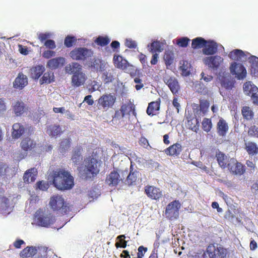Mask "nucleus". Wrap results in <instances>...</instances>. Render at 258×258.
<instances>
[{"mask_svg": "<svg viewBox=\"0 0 258 258\" xmlns=\"http://www.w3.org/2000/svg\"><path fill=\"white\" fill-rule=\"evenodd\" d=\"M125 236L124 235H120L116 237V240L119 241L115 244V247L118 248H125L127 245V241L124 240Z\"/></svg>", "mask_w": 258, "mask_h": 258, "instance_id": "48", "label": "nucleus"}, {"mask_svg": "<svg viewBox=\"0 0 258 258\" xmlns=\"http://www.w3.org/2000/svg\"><path fill=\"white\" fill-rule=\"evenodd\" d=\"M181 205L177 200H174L167 205L164 212L165 216L170 220H174L179 216Z\"/></svg>", "mask_w": 258, "mask_h": 258, "instance_id": "7", "label": "nucleus"}, {"mask_svg": "<svg viewBox=\"0 0 258 258\" xmlns=\"http://www.w3.org/2000/svg\"><path fill=\"white\" fill-rule=\"evenodd\" d=\"M49 135L52 136H56L62 133L61 129L59 125H54L49 127Z\"/></svg>", "mask_w": 258, "mask_h": 258, "instance_id": "49", "label": "nucleus"}, {"mask_svg": "<svg viewBox=\"0 0 258 258\" xmlns=\"http://www.w3.org/2000/svg\"><path fill=\"white\" fill-rule=\"evenodd\" d=\"M139 145L145 149H147L148 147H150V145L148 140L144 137H141L139 141Z\"/></svg>", "mask_w": 258, "mask_h": 258, "instance_id": "59", "label": "nucleus"}, {"mask_svg": "<svg viewBox=\"0 0 258 258\" xmlns=\"http://www.w3.org/2000/svg\"><path fill=\"white\" fill-rule=\"evenodd\" d=\"M103 80L105 84L111 83L114 80L113 76L108 72H106L103 74Z\"/></svg>", "mask_w": 258, "mask_h": 258, "instance_id": "55", "label": "nucleus"}, {"mask_svg": "<svg viewBox=\"0 0 258 258\" xmlns=\"http://www.w3.org/2000/svg\"><path fill=\"white\" fill-rule=\"evenodd\" d=\"M221 84L226 89H231L233 87V83L231 81L225 79L221 81Z\"/></svg>", "mask_w": 258, "mask_h": 258, "instance_id": "54", "label": "nucleus"}, {"mask_svg": "<svg viewBox=\"0 0 258 258\" xmlns=\"http://www.w3.org/2000/svg\"><path fill=\"white\" fill-rule=\"evenodd\" d=\"M64 63L65 58L59 56L49 59L47 62L46 66L51 70H55L63 66Z\"/></svg>", "mask_w": 258, "mask_h": 258, "instance_id": "21", "label": "nucleus"}, {"mask_svg": "<svg viewBox=\"0 0 258 258\" xmlns=\"http://www.w3.org/2000/svg\"><path fill=\"white\" fill-rule=\"evenodd\" d=\"M208 41L202 37H197L192 40L191 47L195 49H199L204 47L207 44Z\"/></svg>", "mask_w": 258, "mask_h": 258, "instance_id": "35", "label": "nucleus"}, {"mask_svg": "<svg viewBox=\"0 0 258 258\" xmlns=\"http://www.w3.org/2000/svg\"><path fill=\"white\" fill-rule=\"evenodd\" d=\"M37 188L40 190L45 191L49 187V184L48 182L44 181H38L36 183Z\"/></svg>", "mask_w": 258, "mask_h": 258, "instance_id": "53", "label": "nucleus"}, {"mask_svg": "<svg viewBox=\"0 0 258 258\" xmlns=\"http://www.w3.org/2000/svg\"><path fill=\"white\" fill-rule=\"evenodd\" d=\"M132 112L134 116H136L135 106L131 101L127 103L123 104L119 109L116 110L113 116L112 120H117L123 118L127 112Z\"/></svg>", "mask_w": 258, "mask_h": 258, "instance_id": "8", "label": "nucleus"}, {"mask_svg": "<svg viewBox=\"0 0 258 258\" xmlns=\"http://www.w3.org/2000/svg\"><path fill=\"white\" fill-rule=\"evenodd\" d=\"M48 180L52 181L55 187L61 190L70 189L74 185V177L64 169L53 170L48 174Z\"/></svg>", "mask_w": 258, "mask_h": 258, "instance_id": "1", "label": "nucleus"}, {"mask_svg": "<svg viewBox=\"0 0 258 258\" xmlns=\"http://www.w3.org/2000/svg\"><path fill=\"white\" fill-rule=\"evenodd\" d=\"M113 62L115 68L124 70L130 66L129 62L122 56L114 54L113 58Z\"/></svg>", "mask_w": 258, "mask_h": 258, "instance_id": "17", "label": "nucleus"}, {"mask_svg": "<svg viewBox=\"0 0 258 258\" xmlns=\"http://www.w3.org/2000/svg\"><path fill=\"white\" fill-rule=\"evenodd\" d=\"M89 67L93 71L103 72L104 70L105 65L101 59L94 58L90 61Z\"/></svg>", "mask_w": 258, "mask_h": 258, "instance_id": "29", "label": "nucleus"}, {"mask_svg": "<svg viewBox=\"0 0 258 258\" xmlns=\"http://www.w3.org/2000/svg\"><path fill=\"white\" fill-rule=\"evenodd\" d=\"M138 174L139 172L136 170L133 171V167L131 164L130 167V172L128 174L126 179V183L129 185H131L135 183L138 178Z\"/></svg>", "mask_w": 258, "mask_h": 258, "instance_id": "36", "label": "nucleus"}, {"mask_svg": "<svg viewBox=\"0 0 258 258\" xmlns=\"http://www.w3.org/2000/svg\"><path fill=\"white\" fill-rule=\"evenodd\" d=\"M182 151V147L179 143H175L165 150V153L171 156L179 155Z\"/></svg>", "mask_w": 258, "mask_h": 258, "instance_id": "27", "label": "nucleus"}, {"mask_svg": "<svg viewBox=\"0 0 258 258\" xmlns=\"http://www.w3.org/2000/svg\"><path fill=\"white\" fill-rule=\"evenodd\" d=\"M223 58L219 55L206 57L203 59L204 63L213 70H217L223 62Z\"/></svg>", "mask_w": 258, "mask_h": 258, "instance_id": "12", "label": "nucleus"}, {"mask_svg": "<svg viewBox=\"0 0 258 258\" xmlns=\"http://www.w3.org/2000/svg\"><path fill=\"white\" fill-rule=\"evenodd\" d=\"M82 70V66L77 62H73L67 64L65 67L66 73L73 75L81 72Z\"/></svg>", "mask_w": 258, "mask_h": 258, "instance_id": "25", "label": "nucleus"}, {"mask_svg": "<svg viewBox=\"0 0 258 258\" xmlns=\"http://www.w3.org/2000/svg\"><path fill=\"white\" fill-rule=\"evenodd\" d=\"M86 80V75L81 71L72 76V85L75 87H80L85 83Z\"/></svg>", "mask_w": 258, "mask_h": 258, "instance_id": "20", "label": "nucleus"}, {"mask_svg": "<svg viewBox=\"0 0 258 258\" xmlns=\"http://www.w3.org/2000/svg\"><path fill=\"white\" fill-rule=\"evenodd\" d=\"M54 81L53 73L51 72L45 73L40 80V84H50Z\"/></svg>", "mask_w": 258, "mask_h": 258, "instance_id": "37", "label": "nucleus"}, {"mask_svg": "<svg viewBox=\"0 0 258 258\" xmlns=\"http://www.w3.org/2000/svg\"><path fill=\"white\" fill-rule=\"evenodd\" d=\"M163 50V45L159 41H154L150 44V51L152 53H159L162 52Z\"/></svg>", "mask_w": 258, "mask_h": 258, "instance_id": "38", "label": "nucleus"}, {"mask_svg": "<svg viewBox=\"0 0 258 258\" xmlns=\"http://www.w3.org/2000/svg\"><path fill=\"white\" fill-rule=\"evenodd\" d=\"M243 118L246 120H251L253 117V112L248 106H244L241 110Z\"/></svg>", "mask_w": 258, "mask_h": 258, "instance_id": "44", "label": "nucleus"}, {"mask_svg": "<svg viewBox=\"0 0 258 258\" xmlns=\"http://www.w3.org/2000/svg\"><path fill=\"white\" fill-rule=\"evenodd\" d=\"M76 41L77 39L74 36L68 35L64 39V44L67 47H71L76 43Z\"/></svg>", "mask_w": 258, "mask_h": 258, "instance_id": "50", "label": "nucleus"}, {"mask_svg": "<svg viewBox=\"0 0 258 258\" xmlns=\"http://www.w3.org/2000/svg\"><path fill=\"white\" fill-rule=\"evenodd\" d=\"M122 180L119 173L115 170H113L107 175L105 182L109 186H116Z\"/></svg>", "mask_w": 258, "mask_h": 258, "instance_id": "15", "label": "nucleus"}, {"mask_svg": "<svg viewBox=\"0 0 258 258\" xmlns=\"http://www.w3.org/2000/svg\"><path fill=\"white\" fill-rule=\"evenodd\" d=\"M13 110L15 115L19 116L22 115L24 112H26L28 110V108L24 102L17 101L13 106Z\"/></svg>", "mask_w": 258, "mask_h": 258, "instance_id": "30", "label": "nucleus"}, {"mask_svg": "<svg viewBox=\"0 0 258 258\" xmlns=\"http://www.w3.org/2000/svg\"><path fill=\"white\" fill-rule=\"evenodd\" d=\"M161 99L158 98L155 101L149 103L146 112L150 116L155 115L158 114L160 108Z\"/></svg>", "mask_w": 258, "mask_h": 258, "instance_id": "19", "label": "nucleus"}, {"mask_svg": "<svg viewBox=\"0 0 258 258\" xmlns=\"http://www.w3.org/2000/svg\"><path fill=\"white\" fill-rule=\"evenodd\" d=\"M248 61L250 64L251 74L255 75L258 73V57L251 55L248 58Z\"/></svg>", "mask_w": 258, "mask_h": 258, "instance_id": "34", "label": "nucleus"}, {"mask_svg": "<svg viewBox=\"0 0 258 258\" xmlns=\"http://www.w3.org/2000/svg\"><path fill=\"white\" fill-rule=\"evenodd\" d=\"M49 206L58 214H67L71 210L70 207L65 203L64 199L58 195L51 197L49 203Z\"/></svg>", "mask_w": 258, "mask_h": 258, "instance_id": "4", "label": "nucleus"}, {"mask_svg": "<svg viewBox=\"0 0 258 258\" xmlns=\"http://www.w3.org/2000/svg\"><path fill=\"white\" fill-rule=\"evenodd\" d=\"M218 50V45L214 41H208V43L203 49V53L206 55L215 54Z\"/></svg>", "mask_w": 258, "mask_h": 258, "instance_id": "22", "label": "nucleus"}, {"mask_svg": "<svg viewBox=\"0 0 258 258\" xmlns=\"http://www.w3.org/2000/svg\"><path fill=\"white\" fill-rule=\"evenodd\" d=\"M44 71L45 68L42 65H37L33 67L30 69L31 77L35 80H37Z\"/></svg>", "mask_w": 258, "mask_h": 258, "instance_id": "31", "label": "nucleus"}, {"mask_svg": "<svg viewBox=\"0 0 258 258\" xmlns=\"http://www.w3.org/2000/svg\"><path fill=\"white\" fill-rule=\"evenodd\" d=\"M59 147V151L62 153H65L68 151L71 145V139L70 138L63 139L60 143Z\"/></svg>", "mask_w": 258, "mask_h": 258, "instance_id": "39", "label": "nucleus"}, {"mask_svg": "<svg viewBox=\"0 0 258 258\" xmlns=\"http://www.w3.org/2000/svg\"><path fill=\"white\" fill-rule=\"evenodd\" d=\"M125 46L129 48H135L137 47L136 42L132 39H126L125 42Z\"/></svg>", "mask_w": 258, "mask_h": 258, "instance_id": "63", "label": "nucleus"}, {"mask_svg": "<svg viewBox=\"0 0 258 258\" xmlns=\"http://www.w3.org/2000/svg\"><path fill=\"white\" fill-rule=\"evenodd\" d=\"M163 59L167 67L172 64L174 61V54L171 51H166L165 52Z\"/></svg>", "mask_w": 258, "mask_h": 258, "instance_id": "43", "label": "nucleus"}, {"mask_svg": "<svg viewBox=\"0 0 258 258\" xmlns=\"http://www.w3.org/2000/svg\"><path fill=\"white\" fill-rule=\"evenodd\" d=\"M54 218L50 214L39 216L37 218V221L39 225L43 227H48L54 222Z\"/></svg>", "mask_w": 258, "mask_h": 258, "instance_id": "28", "label": "nucleus"}, {"mask_svg": "<svg viewBox=\"0 0 258 258\" xmlns=\"http://www.w3.org/2000/svg\"><path fill=\"white\" fill-rule=\"evenodd\" d=\"M55 53L54 51L51 50H45L42 53V56L47 59H49L50 57L54 56Z\"/></svg>", "mask_w": 258, "mask_h": 258, "instance_id": "61", "label": "nucleus"}, {"mask_svg": "<svg viewBox=\"0 0 258 258\" xmlns=\"http://www.w3.org/2000/svg\"><path fill=\"white\" fill-rule=\"evenodd\" d=\"M163 81L173 94L178 93L180 86L177 80L175 77L169 76H165L163 78Z\"/></svg>", "mask_w": 258, "mask_h": 258, "instance_id": "14", "label": "nucleus"}, {"mask_svg": "<svg viewBox=\"0 0 258 258\" xmlns=\"http://www.w3.org/2000/svg\"><path fill=\"white\" fill-rule=\"evenodd\" d=\"M37 174V171L36 168H32L28 169L24 174V182L26 183H29L34 182L36 179Z\"/></svg>", "mask_w": 258, "mask_h": 258, "instance_id": "26", "label": "nucleus"}, {"mask_svg": "<svg viewBox=\"0 0 258 258\" xmlns=\"http://www.w3.org/2000/svg\"><path fill=\"white\" fill-rule=\"evenodd\" d=\"M44 45L49 49H54L56 47L55 41L52 39L46 40L44 43Z\"/></svg>", "mask_w": 258, "mask_h": 258, "instance_id": "56", "label": "nucleus"}, {"mask_svg": "<svg viewBox=\"0 0 258 258\" xmlns=\"http://www.w3.org/2000/svg\"><path fill=\"white\" fill-rule=\"evenodd\" d=\"M50 34L49 33H41L38 35V39L42 43H44L46 40H48V38H50Z\"/></svg>", "mask_w": 258, "mask_h": 258, "instance_id": "60", "label": "nucleus"}, {"mask_svg": "<svg viewBox=\"0 0 258 258\" xmlns=\"http://www.w3.org/2000/svg\"><path fill=\"white\" fill-rule=\"evenodd\" d=\"M248 134L250 136L258 138V128L255 125L251 126L249 128Z\"/></svg>", "mask_w": 258, "mask_h": 258, "instance_id": "57", "label": "nucleus"}, {"mask_svg": "<svg viewBox=\"0 0 258 258\" xmlns=\"http://www.w3.org/2000/svg\"><path fill=\"white\" fill-rule=\"evenodd\" d=\"M134 82H135V83L137 84L135 86V88L137 90H139L143 87L144 85L142 83V80L141 79H140L139 78H138V77L135 78L134 79Z\"/></svg>", "mask_w": 258, "mask_h": 258, "instance_id": "64", "label": "nucleus"}, {"mask_svg": "<svg viewBox=\"0 0 258 258\" xmlns=\"http://www.w3.org/2000/svg\"><path fill=\"white\" fill-rule=\"evenodd\" d=\"M217 162L223 169L228 168L234 175H242L245 171V166L234 158H230L224 153L218 151L216 153Z\"/></svg>", "mask_w": 258, "mask_h": 258, "instance_id": "2", "label": "nucleus"}, {"mask_svg": "<svg viewBox=\"0 0 258 258\" xmlns=\"http://www.w3.org/2000/svg\"><path fill=\"white\" fill-rule=\"evenodd\" d=\"M245 149L249 155H254L258 153V147L253 142H248L246 144Z\"/></svg>", "mask_w": 258, "mask_h": 258, "instance_id": "40", "label": "nucleus"}, {"mask_svg": "<svg viewBox=\"0 0 258 258\" xmlns=\"http://www.w3.org/2000/svg\"><path fill=\"white\" fill-rule=\"evenodd\" d=\"M148 248L142 245L138 247L137 253V257L134 258H143L146 252L147 251Z\"/></svg>", "mask_w": 258, "mask_h": 258, "instance_id": "58", "label": "nucleus"}, {"mask_svg": "<svg viewBox=\"0 0 258 258\" xmlns=\"http://www.w3.org/2000/svg\"><path fill=\"white\" fill-rule=\"evenodd\" d=\"M25 132L24 126L19 123H14L13 125L12 135L14 139L19 138Z\"/></svg>", "mask_w": 258, "mask_h": 258, "instance_id": "32", "label": "nucleus"}, {"mask_svg": "<svg viewBox=\"0 0 258 258\" xmlns=\"http://www.w3.org/2000/svg\"><path fill=\"white\" fill-rule=\"evenodd\" d=\"M28 84V80L26 76L22 73H19L18 77L15 79L13 83L14 87L22 89Z\"/></svg>", "mask_w": 258, "mask_h": 258, "instance_id": "24", "label": "nucleus"}, {"mask_svg": "<svg viewBox=\"0 0 258 258\" xmlns=\"http://www.w3.org/2000/svg\"><path fill=\"white\" fill-rule=\"evenodd\" d=\"M229 131V126L225 120L220 118L217 123V133L220 137H224Z\"/></svg>", "mask_w": 258, "mask_h": 258, "instance_id": "18", "label": "nucleus"}, {"mask_svg": "<svg viewBox=\"0 0 258 258\" xmlns=\"http://www.w3.org/2000/svg\"><path fill=\"white\" fill-rule=\"evenodd\" d=\"M187 125L191 131L197 132L199 128V122L198 119L192 118L188 119Z\"/></svg>", "mask_w": 258, "mask_h": 258, "instance_id": "42", "label": "nucleus"}, {"mask_svg": "<svg viewBox=\"0 0 258 258\" xmlns=\"http://www.w3.org/2000/svg\"><path fill=\"white\" fill-rule=\"evenodd\" d=\"M145 194L152 200H159L163 197L162 191L153 185H146L144 187Z\"/></svg>", "mask_w": 258, "mask_h": 258, "instance_id": "11", "label": "nucleus"}, {"mask_svg": "<svg viewBox=\"0 0 258 258\" xmlns=\"http://www.w3.org/2000/svg\"><path fill=\"white\" fill-rule=\"evenodd\" d=\"M229 69L230 73L232 75H235L237 79L243 80L246 78V70L242 64L233 62L231 63Z\"/></svg>", "mask_w": 258, "mask_h": 258, "instance_id": "10", "label": "nucleus"}, {"mask_svg": "<svg viewBox=\"0 0 258 258\" xmlns=\"http://www.w3.org/2000/svg\"><path fill=\"white\" fill-rule=\"evenodd\" d=\"M8 168V167L6 164L0 162V176L6 175Z\"/></svg>", "mask_w": 258, "mask_h": 258, "instance_id": "62", "label": "nucleus"}, {"mask_svg": "<svg viewBox=\"0 0 258 258\" xmlns=\"http://www.w3.org/2000/svg\"><path fill=\"white\" fill-rule=\"evenodd\" d=\"M37 252V249L33 246H27L23 249L20 253V255L22 258L32 257Z\"/></svg>", "mask_w": 258, "mask_h": 258, "instance_id": "33", "label": "nucleus"}, {"mask_svg": "<svg viewBox=\"0 0 258 258\" xmlns=\"http://www.w3.org/2000/svg\"><path fill=\"white\" fill-rule=\"evenodd\" d=\"M97 164L98 161L96 159L93 157L88 158L82 175V177L85 179H88L96 176L99 172Z\"/></svg>", "mask_w": 258, "mask_h": 258, "instance_id": "5", "label": "nucleus"}, {"mask_svg": "<svg viewBox=\"0 0 258 258\" xmlns=\"http://www.w3.org/2000/svg\"><path fill=\"white\" fill-rule=\"evenodd\" d=\"M202 124L203 130L207 133H209L211 130L213 126L211 119L207 118H204L203 119Z\"/></svg>", "mask_w": 258, "mask_h": 258, "instance_id": "46", "label": "nucleus"}, {"mask_svg": "<svg viewBox=\"0 0 258 258\" xmlns=\"http://www.w3.org/2000/svg\"><path fill=\"white\" fill-rule=\"evenodd\" d=\"M94 41L95 43L99 46H105L109 43L110 40L107 36L104 37L99 36Z\"/></svg>", "mask_w": 258, "mask_h": 258, "instance_id": "47", "label": "nucleus"}, {"mask_svg": "<svg viewBox=\"0 0 258 258\" xmlns=\"http://www.w3.org/2000/svg\"><path fill=\"white\" fill-rule=\"evenodd\" d=\"M228 250L219 244H210L203 254V258H226Z\"/></svg>", "mask_w": 258, "mask_h": 258, "instance_id": "3", "label": "nucleus"}, {"mask_svg": "<svg viewBox=\"0 0 258 258\" xmlns=\"http://www.w3.org/2000/svg\"><path fill=\"white\" fill-rule=\"evenodd\" d=\"M209 103L207 100H203L200 102V109L203 114H205L208 110Z\"/></svg>", "mask_w": 258, "mask_h": 258, "instance_id": "52", "label": "nucleus"}, {"mask_svg": "<svg viewBox=\"0 0 258 258\" xmlns=\"http://www.w3.org/2000/svg\"><path fill=\"white\" fill-rule=\"evenodd\" d=\"M190 39L187 37H181L177 40L176 44L181 47H186L187 46Z\"/></svg>", "mask_w": 258, "mask_h": 258, "instance_id": "51", "label": "nucleus"}, {"mask_svg": "<svg viewBox=\"0 0 258 258\" xmlns=\"http://www.w3.org/2000/svg\"><path fill=\"white\" fill-rule=\"evenodd\" d=\"M179 69L182 72L183 76H188L190 74L191 66L187 61H183V63L180 66Z\"/></svg>", "mask_w": 258, "mask_h": 258, "instance_id": "45", "label": "nucleus"}, {"mask_svg": "<svg viewBox=\"0 0 258 258\" xmlns=\"http://www.w3.org/2000/svg\"><path fill=\"white\" fill-rule=\"evenodd\" d=\"M82 151V148L81 146L77 147L74 150L72 157V160L73 161L77 164L78 162L82 160L81 158V151Z\"/></svg>", "mask_w": 258, "mask_h": 258, "instance_id": "41", "label": "nucleus"}, {"mask_svg": "<svg viewBox=\"0 0 258 258\" xmlns=\"http://www.w3.org/2000/svg\"><path fill=\"white\" fill-rule=\"evenodd\" d=\"M20 146L22 149L26 152L25 155H23V157H20V159H22L24 158L25 156H27V151L32 150L36 147V143L34 140H32L30 138L27 137L22 140Z\"/></svg>", "mask_w": 258, "mask_h": 258, "instance_id": "16", "label": "nucleus"}, {"mask_svg": "<svg viewBox=\"0 0 258 258\" xmlns=\"http://www.w3.org/2000/svg\"><path fill=\"white\" fill-rule=\"evenodd\" d=\"M244 92L249 96H250L254 103H258V88L253 84H251L249 82H246L243 85Z\"/></svg>", "mask_w": 258, "mask_h": 258, "instance_id": "13", "label": "nucleus"}, {"mask_svg": "<svg viewBox=\"0 0 258 258\" xmlns=\"http://www.w3.org/2000/svg\"><path fill=\"white\" fill-rule=\"evenodd\" d=\"M94 52L86 47H76L69 53L71 58L75 60L84 61L93 55Z\"/></svg>", "mask_w": 258, "mask_h": 258, "instance_id": "6", "label": "nucleus"}, {"mask_svg": "<svg viewBox=\"0 0 258 258\" xmlns=\"http://www.w3.org/2000/svg\"><path fill=\"white\" fill-rule=\"evenodd\" d=\"M116 101V97L111 94H106L100 96L98 100V108L107 110L112 108Z\"/></svg>", "mask_w": 258, "mask_h": 258, "instance_id": "9", "label": "nucleus"}, {"mask_svg": "<svg viewBox=\"0 0 258 258\" xmlns=\"http://www.w3.org/2000/svg\"><path fill=\"white\" fill-rule=\"evenodd\" d=\"M228 57L232 60L243 61L246 59L247 56L242 50L237 49L230 52Z\"/></svg>", "mask_w": 258, "mask_h": 258, "instance_id": "23", "label": "nucleus"}]
</instances>
